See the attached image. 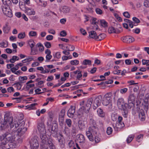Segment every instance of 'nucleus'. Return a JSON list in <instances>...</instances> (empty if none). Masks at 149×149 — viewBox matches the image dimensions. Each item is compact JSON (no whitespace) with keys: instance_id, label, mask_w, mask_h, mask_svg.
Returning <instances> with one entry per match:
<instances>
[{"instance_id":"2eb2a0df","label":"nucleus","mask_w":149,"mask_h":149,"mask_svg":"<svg viewBox=\"0 0 149 149\" xmlns=\"http://www.w3.org/2000/svg\"><path fill=\"white\" fill-rule=\"evenodd\" d=\"M38 128L40 134H45L46 133L45 126L44 123L41 122L38 124Z\"/></svg>"},{"instance_id":"f3484780","label":"nucleus","mask_w":149,"mask_h":149,"mask_svg":"<svg viewBox=\"0 0 149 149\" xmlns=\"http://www.w3.org/2000/svg\"><path fill=\"white\" fill-rule=\"evenodd\" d=\"M2 5L1 6V8H10L12 4L10 0H1Z\"/></svg>"},{"instance_id":"603ef678","label":"nucleus","mask_w":149,"mask_h":149,"mask_svg":"<svg viewBox=\"0 0 149 149\" xmlns=\"http://www.w3.org/2000/svg\"><path fill=\"white\" fill-rule=\"evenodd\" d=\"M112 132V129L111 127H108L107 129V133L108 135H110Z\"/></svg>"},{"instance_id":"8fccbe9b","label":"nucleus","mask_w":149,"mask_h":149,"mask_svg":"<svg viewBox=\"0 0 149 149\" xmlns=\"http://www.w3.org/2000/svg\"><path fill=\"white\" fill-rule=\"evenodd\" d=\"M54 57H56L57 58H60L61 57V52H57L55 54L53 55Z\"/></svg>"},{"instance_id":"ddd939ff","label":"nucleus","mask_w":149,"mask_h":149,"mask_svg":"<svg viewBox=\"0 0 149 149\" xmlns=\"http://www.w3.org/2000/svg\"><path fill=\"white\" fill-rule=\"evenodd\" d=\"M121 40L124 42L127 43H132L134 41V38L130 36H126L123 37L121 38Z\"/></svg>"},{"instance_id":"680f3d73","label":"nucleus","mask_w":149,"mask_h":149,"mask_svg":"<svg viewBox=\"0 0 149 149\" xmlns=\"http://www.w3.org/2000/svg\"><path fill=\"white\" fill-rule=\"evenodd\" d=\"M48 115L49 118V120L51 121H52L53 117V115L52 113L51 112H49L48 113Z\"/></svg>"},{"instance_id":"09e8293b","label":"nucleus","mask_w":149,"mask_h":149,"mask_svg":"<svg viewBox=\"0 0 149 149\" xmlns=\"http://www.w3.org/2000/svg\"><path fill=\"white\" fill-rule=\"evenodd\" d=\"M25 36V33H19L18 35V37L19 39H22L24 38Z\"/></svg>"},{"instance_id":"aec40b11","label":"nucleus","mask_w":149,"mask_h":149,"mask_svg":"<svg viewBox=\"0 0 149 149\" xmlns=\"http://www.w3.org/2000/svg\"><path fill=\"white\" fill-rule=\"evenodd\" d=\"M76 139L80 143H83L85 142V138L84 136L82 134H78L76 136Z\"/></svg>"},{"instance_id":"de8ad7c7","label":"nucleus","mask_w":149,"mask_h":149,"mask_svg":"<svg viewBox=\"0 0 149 149\" xmlns=\"http://www.w3.org/2000/svg\"><path fill=\"white\" fill-rule=\"evenodd\" d=\"M118 115L117 114H112L111 115V119L112 120L114 121L116 120Z\"/></svg>"},{"instance_id":"a878e982","label":"nucleus","mask_w":149,"mask_h":149,"mask_svg":"<svg viewBox=\"0 0 149 149\" xmlns=\"http://www.w3.org/2000/svg\"><path fill=\"white\" fill-rule=\"evenodd\" d=\"M89 37L91 38L95 39L96 40L97 37V34L96 32L94 31H92L89 33Z\"/></svg>"},{"instance_id":"e2e57ef3","label":"nucleus","mask_w":149,"mask_h":149,"mask_svg":"<svg viewBox=\"0 0 149 149\" xmlns=\"http://www.w3.org/2000/svg\"><path fill=\"white\" fill-rule=\"evenodd\" d=\"M53 38V36L52 35H48L46 37V39L48 40H51Z\"/></svg>"},{"instance_id":"412c9836","label":"nucleus","mask_w":149,"mask_h":149,"mask_svg":"<svg viewBox=\"0 0 149 149\" xmlns=\"http://www.w3.org/2000/svg\"><path fill=\"white\" fill-rule=\"evenodd\" d=\"M23 11L25 13H26L27 15H34L35 14V12L33 9L27 7H25L24 9H23Z\"/></svg>"},{"instance_id":"cd10ccee","label":"nucleus","mask_w":149,"mask_h":149,"mask_svg":"<svg viewBox=\"0 0 149 149\" xmlns=\"http://www.w3.org/2000/svg\"><path fill=\"white\" fill-rule=\"evenodd\" d=\"M81 71L77 70L75 71V74H76V78L78 80H80L82 75L81 74Z\"/></svg>"},{"instance_id":"a211bd4d","label":"nucleus","mask_w":149,"mask_h":149,"mask_svg":"<svg viewBox=\"0 0 149 149\" xmlns=\"http://www.w3.org/2000/svg\"><path fill=\"white\" fill-rule=\"evenodd\" d=\"M10 8H1L4 14L6 16L11 17L13 16L12 10L10 9Z\"/></svg>"},{"instance_id":"f03ea898","label":"nucleus","mask_w":149,"mask_h":149,"mask_svg":"<svg viewBox=\"0 0 149 149\" xmlns=\"http://www.w3.org/2000/svg\"><path fill=\"white\" fill-rule=\"evenodd\" d=\"M93 100L92 98H90L85 102L84 106L79 109L78 112L79 115H80L83 114L84 112L86 113L88 112Z\"/></svg>"},{"instance_id":"69168bd1","label":"nucleus","mask_w":149,"mask_h":149,"mask_svg":"<svg viewBox=\"0 0 149 149\" xmlns=\"http://www.w3.org/2000/svg\"><path fill=\"white\" fill-rule=\"evenodd\" d=\"M142 64L145 65L148 64L149 63V60H146L145 59H143L142 60Z\"/></svg>"},{"instance_id":"4be33fe9","label":"nucleus","mask_w":149,"mask_h":149,"mask_svg":"<svg viewBox=\"0 0 149 149\" xmlns=\"http://www.w3.org/2000/svg\"><path fill=\"white\" fill-rule=\"evenodd\" d=\"M40 137L41 139L40 143H47V138L46 135V133L45 134H40Z\"/></svg>"},{"instance_id":"13d9d810","label":"nucleus","mask_w":149,"mask_h":149,"mask_svg":"<svg viewBox=\"0 0 149 149\" xmlns=\"http://www.w3.org/2000/svg\"><path fill=\"white\" fill-rule=\"evenodd\" d=\"M52 131L53 132H56L58 130V126L56 124L54 127L53 126L52 128Z\"/></svg>"},{"instance_id":"9d476101","label":"nucleus","mask_w":149,"mask_h":149,"mask_svg":"<svg viewBox=\"0 0 149 149\" xmlns=\"http://www.w3.org/2000/svg\"><path fill=\"white\" fill-rule=\"evenodd\" d=\"M102 97L101 96H99L95 97L93 100V107L94 109H96L101 104Z\"/></svg>"},{"instance_id":"7c9ffc66","label":"nucleus","mask_w":149,"mask_h":149,"mask_svg":"<svg viewBox=\"0 0 149 149\" xmlns=\"http://www.w3.org/2000/svg\"><path fill=\"white\" fill-rule=\"evenodd\" d=\"M52 139H49L48 141H47V143H48L49 145V147L51 149H56L53 143L52 142Z\"/></svg>"},{"instance_id":"f257e3e1","label":"nucleus","mask_w":149,"mask_h":149,"mask_svg":"<svg viewBox=\"0 0 149 149\" xmlns=\"http://www.w3.org/2000/svg\"><path fill=\"white\" fill-rule=\"evenodd\" d=\"M25 122L24 121L21 122H15L11 125V130L13 132H16L19 136H23L27 130L26 127H24Z\"/></svg>"},{"instance_id":"f8f14e48","label":"nucleus","mask_w":149,"mask_h":149,"mask_svg":"<svg viewBox=\"0 0 149 149\" xmlns=\"http://www.w3.org/2000/svg\"><path fill=\"white\" fill-rule=\"evenodd\" d=\"M56 136L60 147L62 148H64L65 142L63 135L61 134L60 133L59 134H58L56 135Z\"/></svg>"},{"instance_id":"c85d7f7f","label":"nucleus","mask_w":149,"mask_h":149,"mask_svg":"<svg viewBox=\"0 0 149 149\" xmlns=\"http://www.w3.org/2000/svg\"><path fill=\"white\" fill-rule=\"evenodd\" d=\"M8 126V124H6L4 121L1 122V125L0 126V130L2 131L6 128Z\"/></svg>"},{"instance_id":"1a4fd4ad","label":"nucleus","mask_w":149,"mask_h":149,"mask_svg":"<svg viewBox=\"0 0 149 149\" xmlns=\"http://www.w3.org/2000/svg\"><path fill=\"white\" fill-rule=\"evenodd\" d=\"M4 121L5 123H6V124H8V126L10 125V128L11 125L12 124H13V123H14L15 122H17L15 121H13V117L12 116H10L8 114H5L4 116ZM10 130H11V128H10Z\"/></svg>"},{"instance_id":"bb28decb","label":"nucleus","mask_w":149,"mask_h":149,"mask_svg":"<svg viewBox=\"0 0 149 149\" xmlns=\"http://www.w3.org/2000/svg\"><path fill=\"white\" fill-rule=\"evenodd\" d=\"M106 37V35L104 33H101L98 36H97L96 40L100 41L104 39Z\"/></svg>"},{"instance_id":"473e14b6","label":"nucleus","mask_w":149,"mask_h":149,"mask_svg":"<svg viewBox=\"0 0 149 149\" xmlns=\"http://www.w3.org/2000/svg\"><path fill=\"white\" fill-rule=\"evenodd\" d=\"M70 9L67 6H64L63 7L61 11L64 13H66L69 12Z\"/></svg>"},{"instance_id":"2f4dec72","label":"nucleus","mask_w":149,"mask_h":149,"mask_svg":"<svg viewBox=\"0 0 149 149\" xmlns=\"http://www.w3.org/2000/svg\"><path fill=\"white\" fill-rule=\"evenodd\" d=\"M40 149H51L48 146L47 143H40Z\"/></svg>"},{"instance_id":"774afa93","label":"nucleus","mask_w":149,"mask_h":149,"mask_svg":"<svg viewBox=\"0 0 149 149\" xmlns=\"http://www.w3.org/2000/svg\"><path fill=\"white\" fill-rule=\"evenodd\" d=\"M96 13L97 14L101 15L102 13V11L99 8H97L95 10Z\"/></svg>"},{"instance_id":"c756f323","label":"nucleus","mask_w":149,"mask_h":149,"mask_svg":"<svg viewBox=\"0 0 149 149\" xmlns=\"http://www.w3.org/2000/svg\"><path fill=\"white\" fill-rule=\"evenodd\" d=\"M8 23H7L3 28V31L5 33H8L10 30V28L8 27Z\"/></svg>"},{"instance_id":"ea45409f","label":"nucleus","mask_w":149,"mask_h":149,"mask_svg":"<svg viewBox=\"0 0 149 149\" xmlns=\"http://www.w3.org/2000/svg\"><path fill=\"white\" fill-rule=\"evenodd\" d=\"M37 105V103L31 104L27 106V109H29V110L34 109L35 108V106Z\"/></svg>"},{"instance_id":"37998d69","label":"nucleus","mask_w":149,"mask_h":149,"mask_svg":"<svg viewBox=\"0 0 149 149\" xmlns=\"http://www.w3.org/2000/svg\"><path fill=\"white\" fill-rule=\"evenodd\" d=\"M36 46L37 47H40L39 50L41 52H42L44 50V47L42 44L40 43L39 42L38 43Z\"/></svg>"},{"instance_id":"39448f33","label":"nucleus","mask_w":149,"mask_h":149,"mask_svg":"<svg viewBox=\"0 0 149 149\" xmlns=\"http://www.w3.org/2000/svg\"><path fill=\"white\" fill-rule=\"evenodd\" d=\"M13 133L12 131L10 130L7 131L0 136V140H3L8 143L9 141H12L13 140V136L11 133Z\"/></svg>"},{"instance_id":"0e129e2a","label":"nucleus","mask_w":149,"mask_h":149,"mask_svg":"<svg viewBox=\"0 0 149 149\" xmlns=\"http://www.w3.org/2000/svg\"><path fill=\"white\" fill-rule=\"evenodd\" d=\"M45 46L47 48H50L51 47V45L50 42H46L44 43Z\"/></svg>"},{"instance_id":"423d86ee","label":"nucleus","mask_w":149,"mask_h":149,"mask_svg":"<svg viewBox=\"0 0 149 149\" xmlns=\"http://www.w3.org/2000/svg\"><path fill=\"white\" fill-rule=\"evenodd\" d=\"M38 139L37 136H35L29 140V143L30 145L31 149H37L38 148L39 145Z\"/></svg>"},{"instance_id":"6e6d98bb","label":"nucleus","mask_w":149,"mask_h":149,"mask_svg":"<svg viewBox=\"0 0 149 149\" xmlns=\"http://www.w3.org/2000/svg\"><path fill=\"white\" fill-rule=\"evenodd\" d=\"M52 57V56L50 54H47L46 56V60L45 62L49 61V60L51 59Z\"/></svg>"},{"instance_id":"f704fd0d","label":"nucleus","mask_w":149,"mask_h":149,"mask_svg":"<svg viewBox=\"0 0 149 149\" xmlns=\"http://www.w3.org/2000/svg\"><path fill=\"white\" fill-rule=\"evenodd\" d=\"M108 31L109 33H116V29L112 26L109 27V28Z\"/></svg>"},{"instance_id":"9b49d317","label":"nucleus","mask_w":149,"mask_h":149,"mask_svg":"<svg viewBox=\"0 0 149 149\" xmlns=\"http://www.w3.org/2000/svg\"><path fill=\"white\" fill-rule=\"evenodd\" d=\"M117 105L118 109L120 110L127 109L124 99L122 98L119 99L117 101Z\"/></svg>"},{"instance_id":"20e7f679","label":"nucleus","mask_w":149,"mask_h":149,"mask_svg":"<svg viewBox=\"0 0 149 149\" xmlns=\"http://www.w3.org/2000/svg\"><path fill=\"white\" fill-rule=\"evenodd\" d=\"M97 130L98 128L97 127L92 126L89 127L88 130L86 132V135L90 141L94 140L93 136L97 134Z\"/></svg>"},{"instance_id":"bf43d9fd","label":"nucleus","mask_w":149,"mask_h":149,"mask_svg":"<svg viewBox=\"0 0 149 149\" xmlns=\"http://www.w3.org/2000/svg\"><path fill=\"white\" fill-rule=\"evenodd\" d=\"M123 15L124 17L127 18H129L130 17L129 13L127 11L124 12L123 13Z\"/></svg>"},{"instance_id":"393cba45","label":"nucleus","mask_w":149,"mask_h":149,"mask_svg":"<svg viewBox=\"0 0 149 149\" xmlns=\"http://www.w3.org/2000/svg\"><path fill=\"white\" fill-rule=\"evenodd\" d=\"M1 141V145L0 146V149H7L8 146L7 145V143L6 141H4L3 140H0Z\"/></svg>"},{"instance_id":"864d4df0","label":"nucleus","mask_w":149,"mask_h":149,"mask_svg":"<svg viewBox=\"0 0 149 149\" xmlns=\"http://www.w3.org/2000/svg\"><path fill=\"white\" fill-rule=\"evenodd\" d=\"M29 35L31 36H35L37 35V33L36 31H31L29 32Z\"/></svg>"},{"instance_id":"c03bdc74","label":"nucleus","mask_w":149,"mask_h":149,"mask_svg":"<svg viewBox=\"0 0 149 149\" xmlns=\"http://www.w3.org/2000/svg\"><path fill=\"white\" fill-rule=\"evenodd\" d=\"M127 109L122 110L123 111L122 112L123 115L125 118L127 117L128 111Z\"/></svg>"},{"instance_id":"052dcab7","label":"nucleus","mask_w":149,"mask_h":149,"mask_svg":"<svg viewBox=\"0 0 149 149\" xmlns=\"http://www.w3.org/2000/svg\"><path fill=\"white\" fill-rule=\"evenodd\" d=\"M26 88L27 90H29L30 88L33 87L35 85L34 84H26Z\"/></svg>"},{"instance_id":"5701e85b","label":"nucleus","mask_w":149,"mask_h":149,"mask_svg":"<svg viewBox=\"0 0 149 149\" xmlns=\"http://www.w3.org/2000/svg\"><path fill=\"white\" fill-rule=\"evenodd\" d=\"M78 126L80 130H82L85 127V122L82 120H79L78 122Z\"/></svg>"},{"instance_id":"49530a36","label":"nucleus","mask_w":149,"mask_h":149,"mask_svg":"<svg viewBox=\"0 0 149 149\" xmlns=\"http://www.w3.org/2000/svg\"><path fill=\"white\" fill-rule=\"evenodd\" d=\"M19 4L20 8L23 10V9H24L25 7H26L24 5V2H23L21 1H19Z\"/></svg>"},{"instance_id":"b1692460","label":"nucleus","mask_w":149,"mask_h":149,"mask_svg":"<svg viewBox=\"0 0 149 149\" xmlns=\"http://www.w3.org/2000/svg\"><path fill=\"white\" fill-rule=\"evenodd\" d=\"M97 112L98 115L100 117H104L105 116V113L101 108H98Z\"/></svg>"},{"instance_id":"c9c22d12","label":"nucleus","mask_w":149,"mask_h":149,"mask_svg":"<svg viewBox=\"0 0 149 149\" xmlns=\"http://www.w3.org/2000/svg\"><path fill=\"white\" fill-rule=\"evenodd\" d=\"M100 23L101 26L103 27H105L108 26L107 22L104 19L101 20L100 21Z\"/></svg>"},{"instance_id":"6ab92c4d","label":"nucleus","mask_w":149,"mask_h":149,"mask_svg":"<svg viewBox=\"0 0 149 149\" xmlns=\"http://www.w3.org/2000/svg\"><path fill=\"white\" fill-rule=\"evenodd\" d=\"M74 107L72 106H71L70 108L68 110L67 112V115L70 118L74 117Z\"/></svg>"},{"instance_id":"338daca9","label":"nucleus","mask_w":149,"mask_h":149,"mask_svg":"<svg viewBox=\"0 0 149 149\" xmlns=\"http://www.w3.org/2000/svg\"><path fill=\"white\" fill-rule=\"evenodd\" d=\"M144 6L146 7H149V0H145L144 2Z\"/></svg>"},{"instance_id":"4468645a","label":"nucleus","mask_w":149,"mask_h":149,"mask_svg":"<svg viewBox=\"0 0 149 149\" xmlns=\"http://www.w3.org/2000/svg\"><path fill=\"white\" fill-rule=\"evenodd\" d=\"M65 110L62 109L61 110L59 115V122L61 126H62L64 123V117L65 115Z\"/></svg>"},{"instance_id":"58836bf2","label":"nucleus","mask_w":149,"mask_h":149,"mask_svg":"<svg viewBox=\"0 0 149 149\" xmlns=\"http://www.w3.org/2000/svg\"><path fill=\"white\" fill-rule=\"evenodd\" d=\"M82 64L84 65H91V61L89 60L85 59L83 61Z\"/></svg>"},{"instance_id":"79ce46f5","label":"nucleus","mask_w":149,"mask_h":149,"mask_svg":"<svg viewBox=\"0 0 149 149\" xmlns=\"http://www.w3.org/2000/svg\"><path fill=\"white\" fill-rule=\"evenodd\" d=\"M68 145L70 148H72V149H74V143L73 141L70 140L68 143Z\"/></svg>"},{"instance_id":"4c0bfd02","label":"nucleus","mask_w":149,"mask_h":149,"mask_svg":"<svg viewBox=\"0 0 149 149\" xmlns=\"http://www.w3.org/2000/svg\"><path fill=\"white\" fill-rule=\"evenodd\" d=\"M8 46V42L5 41L0 42V47H6Z\"/></svg>"},{"instance_id":"5fc2aeb1","label":"nucleus","mask_w":149,"mask_h":149,"mask_svg":"<svg viewBox=\"0 0 149 149\" xmlns=\"http://www.w3.org/2000/svg\"><path fill=\"white\" fill-rule=\"evenodd\" d=\"M90 123L91 125V126H96V123L95 121L92 119H91L90 120Z\"/></svg>"},{"instance_id":"a19ab883","label":"nucleus","mask_w":149,"mask_h":149,"mask_svg":"<svg viewBox=\"0 0 149 149\" xmlns=\"http://www.w3.org/2000/svg\"><path fill=\"white\" fill-rule=\"evenodd\" d=\"M29 45L31 48V52H32L33 48L35 45V43L32 40H30L29 42Z\"/></svg>"},{"instance_id":"e433bc0d","label":"nucleus","mask_w":149,"mask_h":149,"mask_svg":"<svg viewBox=\"0 0 149 149\" xmlns=\"http://www.w3.org/2000/svg\"><path fill=\"white\" fill-rule=\"evenodd\" d=\"M134 136L133 134H130L129 136L126 141L127 143H130L133 139Z\"/></svg>"},{"instance_id":"72a5a7b5","label":"nucleus","mask_w":149,"mask_h":149,"mask_svg":"<svg viewBox=\"0 0 149 149\" xmlns=\"http://www.w3.org/2000/svg\"><path fill=\"white\" fill-rule=\"evenodd\" d=\"M27 79V77L26 76L21 77L20 76L19 77V79L21 83H24L25 82V80Z\"/></svg>"},{"instance_id":"6e6552de","label":"nucleus","mask_w":149,"mask_h":149,"mask_svg":"<svg viewBox=\"0 0 149 149\" xmlns=\"http://www.w3.org/2000/svg\"><path fill=\"white\" fill-rule=\"evenodd\" d=\"M135 98L136 97L133 94H130L129 96L127 99V105L130 109L134 106Z\"/></svg>"},{"instance_id":"3c124183","label":"nucleus","mask_w":149,"mask_h":149,"mask_svg":"<svg viewBox=\"0 0 149 149\" xmlns=\"http://www.w3.org/2000/svg\"><path fill=\"white\" fill-rule=\"evenodd\" d=\"M21 83L20 82H18L14 84V85H16L17 89L18 90H20L22 87V85L21 84Z\"/></svg>"},{"instance_id":"dca6fc26","label":"nucleus","mask_w":149,"mask_h":149,"mask_svg":"<svg viewBox=\"0 0 149 149\" xmlns=\"http://www.w3.org/2000/svg\"><path fill=\"white\" fill-rule=\"evenodd\" d=\"M123 123H119L116 122V123H113V126L115 131H118L124 126Z\"/></svg>"},{"instance_id":"0eeeda50","label":"nucleus","mask_w":149,"mask_h":149,"mask_svg":"<svg viewBox=\"0 0 149 149\" xmlns=\"http://www.w3.org/2000/svg\"><path fill=\"white\" fill-rule=\"evenodd\" d=\"M111 96V94L110 93H107L104 95L102 98V103L103 105L107 106L109 104L111 107L112 106Z\"/></svg>"},{"instance_id":"4d7b16f0","label":"nucleus","mask_w":149,"mask_h":149,"mask_svg":"<svg viewBox=\"0 0 149 149\" xmlns=\"http://www.w3.org/2000/svg\"><path fill=\"white\" fill-rule=\"evenodd\" d=\"M125 64L127 65H131L132 63V61L130 59H126L125 61Z\"/></svg>"},{"instance_id":"7ed1b4c3","label":"nucleus","mask_w":149,"mask_h":149,"mask_svg":"<svg viewBox=\"0 0 149 149\" xmlns=\"http://www.w3.org/2000/svg\"><path fill=\"white\" fill-rule=\"evenodd\" d=\"M97 130L98 128L97 127L92 126L89 127L88 130L86 132V135L90 141L94 140L93 136L97 134Z\"/></svg>"},{"instance_id":"a18cd8bd","label":"nucleus","mask_w":149,"mask_h":149,"mask_svg":"<svg viewBox=\"0 0 149 149\" xmlns=\"http://www.w3.org/2000/svg\"><path fill=\"white\" fill-rule=\"evenodd\" d=\"M34 58L32 57H28L27 58L22 61L23 63H25L27 62H29L32 60H33Z\"/></svg>"}]
</instances>
